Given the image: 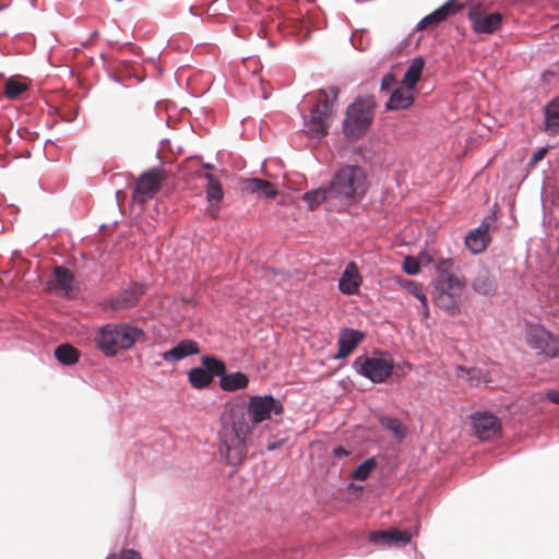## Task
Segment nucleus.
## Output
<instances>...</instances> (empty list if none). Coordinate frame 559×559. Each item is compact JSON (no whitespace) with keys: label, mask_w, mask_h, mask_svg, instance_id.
<instances>
[{"label":"nucleus","mask_w":559,"mask_h":559,"mask_svg":"<svg viewBox=\"0 0 559 559\" xmlns=\"http://www.w3.org/2000/svg\"><path fill=\"white\" fill-rule=\"evenodd\" d=\"M283 412L282 402L270 394L251 396L247 406H233L219 433L221 457L230 466L242 464L248 451L246 441L253 427Z\"/></svg>","instance_id":"obj_1"},{"label":"nucleus","mask_w":559,"mask_h":559,"mask_svg":"<svg viewBox=\"0 0 559 559\" xmlns=\"http://www.w3.org/2000/svg\"><path fill=\"white\" fill-rule=\"evenodd\" d=\"M368 189V180L365 170L356 165H344L333 176L329 192L336 198L357 201Z\"/></svg>","instance_id":"obj_2"},{"label":"nucleus","mask_w":559,"mask_h":559,"mask_svg":"<svg viewBox=\"0 0 559 559\" xmlns=\"http://www.w3.org/2000/svg\"><path fill=\"white\" fill-rule=\"evenodd\" d=\"M144 336V332L130 324H107L96 335L97 348L106 356H115L128 349Z\"/></svg>","instance_id":"obj_3"},{"label":"nucleus","mask_w":559,"mask_h":559,"mask_svg":"<svg viewBox=\"0 0 559 559\" xmlns=\"http://www.w3.org/2000/svg\"><path fill=\"white\" fill-rule=\"evenodd\" d=\"M340 90L331 86L329 91L320 90L316 96V105L310 110V118L306 122L307 133L313 139H321L328 134L334 116V103Z\"/></svg>","instance_id":"obj_4"},{"label":"nucleus","mask_w":559,"mask_h":559,"mask_svg":"<svg viewBox=\"0 0 559 559\" xmlns=\"http://www.w3.org/2000/svg\"><path fill=\"white\" fill-rule=\"evenodd\" d=\"M465 283L453 274H442L433 282L432 301L450 316L462 312Z\"/></svg>","instance_id":"obj_5"},{"label":"nucleus","mask_w":559,"mask_h":559,"mask_svg":"<svg viewBox=\"0 0 559 559\" xmlns=\"http://www.w3.org/2000/svg\"><path fill=\"white\" fill-rule=\"evenodd\" d=\"M372 116L373 109L370 100L357 99L354 102L346 111L343 127L345 136L352 140L361 138L367 132Z\"/></svg>","instance_id":"obj_6"},{"label":"nucleus","mask_w":559,"mask_h":559,"mask_svg":"<svg viewBox=\"0 0 559 559\" xmlns=\"http://www.w3.org/2000/svg\"><path fill=\"white\" fill-rule=\"evenodd\" d=\"M166 179V174L162 168L155 167L143 173L132 191V199L140 204L153 199L159 191L162 182Z\"/></svg>","instance_id":"obj_7"},{"label":"nucleus","mask_w":559,"mask_h":559,"mask_svg":"<svg viewBox=\"0 0 559 559\" xmlns=\"http://www.w3.org/2000/svg\"><path fill=\"white\" fill-rule=\"evenodd\" d=\"M472 29L477 34H493L501 27L503 16L499 12H489L481 3L468 9Z\"/></svg>","instance_id":"obj_8"},{"label":"nucleus","mask_w":559,"mask_h":559,"mask_svg":"<svg viewBox=\"0 0 559 559\" xmlns=\"http://www.w3.org/2000/svg\"><path fill=\"white\" fill-rule=\"evenodd\" d=\"M357 371L372 382L381 383L389 378L393 370V364L382 357H357L354 361Z\"/></svg>","instance_id":"obj_9"},{"label":"nucleus","mask_w":559,"mask_h":559,"mask_svg":"<svg viewBox=\"0 0 559 559\" xmlns=\"http://www.w3.org/2000/svg\"><path fill=\"white\" fill-rule=\"evenodd\" d=\"M475 435L483 441L490 440L500 433V419L488 412H477L471 416Z\"/></svg>","instance_id":"obj_10"},{"label":"nucleus","mask_w":559,"mask_h":559,"mask_svg":"<svg viewBox=\"0 0 559 559\" xmlns=\"http://www.w3.org/2000/svg\"><path fill=\"white\" fill-rule=\"evenodd\" d=\"M146 285L133 283L131 286L122 289L115 298L109 301V306L116 310H127L138 306L141 298L146 293Z\"/></svg>","instance_id":"obj_11"},{"label":"nucleus","mask_w":559,"mask_h":559,"mask_svg":"<svg viewBox=\"0 0 559 559\" xmlns=\"http://www.w3.org/2000/svg\"><path fill=\"white\" fill-rule=\"evenodd\" d=\"M200 178L207 181L205 187L206 201L209 203V215L212 218H217L219 213V203L224 198V191L219 180L210 173L199 174Z\"/></svg>","instance_id":"obj_12"},{"label":"nucleus","mask_w":559,"mask_h":559,"mask_svg":"<svg viewBox=\"0 0 559 559\" xmlns=\"http://www.w3.org/2000/svg\"><path fill=\"white\" fill-rule=\"evenodd\" d=\"M492 221L491 216L485 217L478 227L466 235L465 245L471 252L480 253L485 251L490 241L489 228Z\"/></svg>","instance_id":"obj_13"},{"label":"nucleus","mask_w":559,"mask_h":559,"mask_svg":"<svg viewBox=\"0 0 559 559\" xmlns=\"http://www.w3.org/2000/svg\"><path fill=\"white\" fill-rule=\"evenodd\" d=\"M412 539V534L407 531L391 528L386 531H376L370 533L369 540L381 546H405Z\"/></svg>","instance_id":"obj_14"},{"label":"nucleus","mask_w":559,"mask_h":559,"mask_svg":"<svg viewBox=\"0 0 559 559\" xmlns=\"http://www.w3.org/2000/svg\"><path fill=\"white\" fill-rule=\"evenodd\" d=\"M462 5L456 0H449L443 5L426 15L418 24L417 29H425L429 26H437L448 16L455 14L461 10Z\"/></svg>","instance_id":"obj_15"},{"label":"nucleus","mask_w":559,"mask_h":559,"mask_svg":"<svg viewBox=\"0 0 559 559\" xmlns=\"http://www.w3.org/2000/svg\"><path fill=\"white\" fill-rule=\"evenodd\" d=\"M365 334L360 331L344 328L340 332L338 337V352L335 355V358L342 359L347 357L356 347L357 345L364 340Z\"/></svg>","instance_id":"obj_16"},{"label":"nucleus","mask_w":559,"mask_h":559,"mask_svg":"<svg viewBox=\"0 0 559 559\" xmlns=\"http://www.w3.org/2000/svg\"><path fill=\"white\" fill-rule=\"evenodd\" d=\"M362 282V277L359 273V270L355 262H349L340 281H338V288L343 294L346 295H354L358 292L359 286Z\"/></svg>","instance_id":"obj_17"},{"label":"nucleus","mask_w":559,"mask_h":559,"mask_svg":"<svg viewBox=\"0 0 559 559\" xmlns=\"http://www.w3.org/2000/svg\"><path fill=\"white\" fill-rule=\"evenodd\" d=\"M415 94L416 92L413 87H405L404 85L403 87H397L392 92L388 103L385 104V108L388 110L406 109L413 105Z\"/></svg>","instance_id":"obj_18"},{"label":"nucleus","mask_w":559,"mask_h":559,"mask_svg":"<svg viewBox=\"0 0 559 559\" xmlns=\"http://www.w3.org/2000/svg\"><path fill=\"white\" fill-rule=\"evenodd\" d=\"M473 289L484 296H493L497 292L495 276L485 267H481L472 282Z\"/></svg>","instance_id":"obj_19"},{"label":"nucleus","mask_w":559,"mask_h":559,"mask_svg":"<svg viewBox=\"0 0 559 559\" xmlns=\"http://www.w3.org/2000/svg\"><path fill=\"white\" fill-rule=\"evenodd\" d=\"M243 189L253 194H258L259 197L273 199L277 195L278 191L276 187L264 179L260 178H248L243 181Z\"/></svg>","instance_id":"obj_20"},{"label":"nucleus","mask_w":559,"mask_h":559,"mask_svg":"<svg viewBox=\"0 0 559 559\" xmlns=\"http://www.w3.org/2000/svg\"><path fill=\"white\" fill-rule=\"evenodd\" d=\"M200 352L197 342L191 340L181 341L171 349L163 353V358L166 361L181 360L190 355H195Z\"/></svg>","instance_id":"obj_21"},{"label":"nucleus","mask_w":559,"mask_h":559,"mask_svg":"<svg viewBox=\"0 0 559 559\" xmlns=\"http://www.w3.org/2000/svg\"><path fill=\"white\" fill-rule=\"evenodd\" d=\"M73 282L74 276L70 270L63 266H56L49 289H59L62 292V295L67 296L72 290Z\"/></svg>","instance_id":"obj_22"},{"label":"nucleus","mask_w":559,"mask_h":559,"mask_svg":"<svg viewBox=\"0 0 559 559\" xmlns=\"http://www.w3.org/2000/svg\"><path fill=\"white\" fill-rule=\"evenodd\" d=\"M425 67V60L421 57L415 58L412 63L408 66L403 80L402 84L405 87H413L415 88L416 83L420 80L423 70Z\"/></svg>","instance_id":"obj_23"},{"label":"nucleus","mask_w":559,"mask_h":559,"mask_svg":"<svg viewBox=\"0 0 559 559\" xmlns=\"http://www.w3.org/2000/svg\"><path fill=\"white\" fill-rule=\"evenodd\" d=\"M249 383L248 377L242 372H234L223 374L219 381V385L224 391H236L247 388Z\"/></svg>","instance_id":"obj_24"},{"label":"nucleus","mask_w":559,"mask_h":559,"mask_svg":"<svg viewBox=\"0 0 559 559\" xmlns=\"http://www.w3.org/2000/svg\"><path fill=\"white\" fill-rule=\"evenodd\" d=\"M457 378H462L465 381L469 383V385L476 386L479 383L489 382L487 373H485L481 369L473 367V368H465L463 366H457Z\"/></svg>","instance_id":"obj_25"},{"label":"nucleus","mask_w":559,"mask_h":559,"mask_svg":"<svg viewBox=\"0 0 559 559\" xmlns=\"http://www.w3.org/2000/svg\"><path fill=\"white\" fill-rule=\"evenodd\" d=\"M55 357L63 365H73L79 360L80 353L72 345L62 344L55 349Z\"/></svg>","instance_id":"obj_26"},{"label":"nucleus","mask_w":559,"mask_h":559,"mask_svg":"<svg viewBox=\"0 0 559 559\" xmlns=\"http://www.w3.org/2000/svg\"><path fill=\"white\" fill-rule=\"evenodd\" d=\"M381 427L389 430L397 441H402L406 435V428L397 418L382 416L379 419Z\"/></svg>","instance_id":"obj_27"},{"label":"nucleus","mask_w":559,"mask_h":559,"mask_svg":"<svg viewBox=\"0 0 559 559\" xmlns=\"http://www.w3.org/2000/svg\"><path fill=\"white\" fill-rule=\"evenodd\" d=\"M546 129L556 132L559 129V97L551 100L545 109Z\"/></svg>","instance_id":"obj_28"},{"label":"nucleus","mask_w":559,"mask_h":559,"mask_svg":"<svg viewBox=\"0 0 559 559\" xmlns=\"http://www.w3.org/2000/svg\"><path fill=\"white\" fill-rule=\"evenodd\" d=\"M202 368L210 373V377H223L226 372V366L223 360L213 356H205L202 358Z\"/></svg>","instance_id":"obj_29"},{"label":"nucleus","mask_w":559,"mask_h":559,"mask_svg":"<svg viewBox=\"0 0 559 559\" xmlns=\"http://www.w3.org/2000/svg\"><path fill=\"white\" fill-rule=\"evenodd\" d=\"M188 379L191 385L195 389H203L213 381L210 373L202 367L191 369L188 373Z\"/></svg>","instance_id":"obj_30"},{"label":"nucleus","mask_w":559,"mask_h":559,"mask_svg":"<svg viewBox=\"0 0 559 559\" xmlns=\"http://www.w3.org/2000/svg\"><path fill=\"white\" fill-rule=\"evenodd\" d=\"M550 336H551V334H549L546 330H544V329H535V330H533L530 333L528 338H527V343L533 348L539 349L543 353H545Z\"/></svg>","instance_id":"obj_31"},{"label":"nucleus","mask_w":559,"mask_h":559,"mask_svg":"<svg viewBox=\"0 0 559 559\" xmlns=\"http://www.w3.org/2000/svg\"><path fill=\"white\" fill-rule=\"evenodd\" d=\"M326 195V189L318 188L304 193L302 200L307 203L309 210H314L325 201Z\"/></svg>","instance_id":"obj_32"},{"label":"nucleus","mask_w":559,"mask_h":559,"mask_svg":"<svg viewBox=\"0 0 559 559\" xmlns=\"http://www.w3.org/2000/svg\"><path fill=\"white\" fill-rule=\"evenodd\" d=\"M27 90V85L14 79H9L5 83L4 95L10 99L17 98Z\"/></svg>","instance_id":"obj_33"},{"label":"nucleus","mask_w":559,"mask_h":559,"mask_svg":"<svg viewBox=\"0 0 559 559\" xmlns=\"http://www.w3.org/2000/svg\"><path fill=\"white\" fill-rule=\"evenodd\" d=\"M377 462L373 457L367 459L358 465L353 472V478L356 480H365L368 478L372 469L376 467Z\"/></svg>","instance_id":"obj_34"},{"label":"nucleus","mask_w":559,"mask_h":559,"mask_svg":"<svg viewBox=\"0 0 559 559\" xmlns=\"http://www.w3.org/2000/svg\"><path fill=\"white\" fill-rule=\"evenodd\" d=\"M403 270L409 275H415L419 272L420 266L416 258L407 255L404 258Z\"/></svg>","instance_id":"obj_35"},{"label":"nucleus","mask_w":559,"mask_h":559,"mask_svg":"<svg viewBox=\"0 0 559 559\" xmlns=\"http://www.w3.org/2000/svg\"><path fill=\"white\" fill-rule=\"evenodd\" d=\"M545 354L549 357L559 356V337L550 336Z\"/></svg>","instance_id":"obj_36"},{"label":"nucleus","mask_w":559,"mask_h":559,"mask_svg":"<svg viewBox=\"0 0 559 559\" xmlns=\"http://www.w3.org/2000/svg\"><path fill=\"white\" fill-rule=\"evenodd\" d=\"M107 559H142L141 555L135 550H122L118 554L110 555Z\"/></svg>","instance_id":"obj_37"},{"label":"nucleus","mask_w":559,"mask_h":559,"mask_svg":"<svg viewBox=\"0 0 559 559\" xmlns=\"http://www.w3.org/2000/svg\"><path fill=\"white\" fill-rule=\"evenodd\" d=\"M406 288L408 293L415 296L420 302L423 301V297H426V295L421 292L420 287L414 282H408L406 284Z\"/></svg>","instance_id":"obj_38"},{"label":"nucleus","mask_w":559,"mask_h":559,"mask_svg":"<svg viewBox=\"0 0 559 559\" xmlns=\"http://www.w3.org/2000/svg\"><path fill=\"white\" fill-rule=\"evenodd\" d=\"M452 267V261L451 260H441L439 261L437 265L438 275L442 276V274H451L450 269Z\"/></svg>","instance_id":"obj_39"},{"label":"nucleus","mask_w":559,"mask_h":559,"mask_svg":"<svg viewBox=\"0 0 559 559\" xmlns=\"http://www.w3.org/2000/svg\"><path fill=\"white\" fill-rule=\"evenodd\" d=\"M548 150L546 147H542L538 151H536L532 157H531V166H535L538 162L545 158Z\"/></svg>","instance_id":"obj_40"},{"label":"nucleus","mask_w":559,"mask_h":559,"mask_svg":"<svg viewBox=\"0 0 559 559\" xmlns=\"http://www.w3.org/2000/svg\"><path fill=\"white\" fill-rule=\"evenodd\" d=\"M394 84L395 76L392 73H388L381 80V90H390Z\"/></svg>","instance_id":"obj_41"},{"label":"nucleus","mask_w":559,"mask_h":559,"mask_svg":"<svg viewBox=\"0 0 559 559\" xmlns=\"http://www.w3.org/2000/svg\"><path fill=\"white\" fill-rule=\"evenodd\" d=\"M545 396L551 403L559 405V390H548L545 392Z\"/></svg>","instance_id":"obj_42"},{"label":"nucleus","mask_w":559,"mask_h":559,"mask_svg":"<svg viewBox=\"0 0 559 559\" xmlns=\"http://www.w3.org/2000/svg\"><path fill=\"white\" fill-rule=\"evenodd\" d=\"M420 304H421V314H423V317L424 318H428L429 317V307H428L427 297H423V301Z\"/></svg>","instance_id":"obj_43"},{"label":"nucleus","mask_w":559,"mask_h":559,"mask_svg":"<svg viewBox=\"0 0 559 559\" xmlns=\"http://www.w3.org/2000/svg\"><path fill=\"white\" fill-rule=\"evenodd\" d=\"M283 443H284L283 440L274 441V442H269L267 445H266V449L269 451H274V450L281 448L283 445Z\"/></svg>","instance_id":"obj_44"},{"label":"nucleus","mask_w":559,"mask_h":559,"mask_svg":"<svg viewBox=\"0 0 559 559\" xmlns=\"http://www.w3.org/2000/svg\"><path fill=\"white\" fill-rule=\"evenodd\" d=\"M334 454L338 457L347 455L348 452L343 447H337L334 449Z\"/></svg>","instance_id":"obj_45"},{"label":"nucleus","mask_w":559,"mask_h":559,"mask_svg":"<svg viewBox=\"0 0 559 559\" xmlns=\"http://www.w3.org/2000/svg\"><path fill=\"white\" fill-rule=\"evenodd\" d=\"M202 167H203L204 169H207V170H212V169H214V165L209 164V163L203 164V165H202Z\"/></svg>","instance_id":"obj_46"}]
</instances>
